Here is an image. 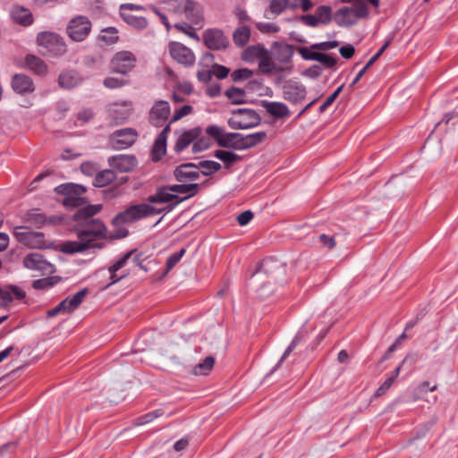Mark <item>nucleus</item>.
I'll return each instance as SVG.
<instances>
[{
    "label": "nucleus",
    "mask_w": 458,
    "mask_h": 458,
    "mask_svg": "<svg viewBox=\"0 0 458 458\" xmlns=\"http://www.w3.org/2000/svg\"><path fill=\"white\" fill-rule=\"evenodd\" d=\"M102 209L101 205H88L78 209L72 216V220L78 224L74 227L78 242L68 241L60 245V250L66 254L83 252L91 248L100 249V244L93 243L106 238L107 229L98 218H92Z\"/></svg>",
    "instance_id": "f257e3e1"
},
{
    "label": "nucleus",
    "mask_w": 458,
    "mask_h": 458,
    "mask_svg": "<svg viewBox=\"0 0 458 458\" xmlns=\"http://www.w3.org/2000/svg\"><path fill=\"white\" fill-rule=\"evenodd\" d=\"M162 213L161 208H157L148 204H138L132 205L128 208L126 210L120 212L117 214L112 220V224L114 226H120L126 223L134 222L138 219H140L144 216L152 214H160Z\"/></svg>",
    "instance_id": "f03ea898"
},
{
    "label": "nucleus",
    "mask_w": 458,
    "mask_h": 458,
    "mask_svg": "<svg viewBox=\"0 0 458 458\" xmlns=\"http://www.w3.org/2000/svg\"><path fill=\"white\" fill-rule=\"evenodd\" d=\"M55 191L66 197L63 200L64 206L66 208H78V209L88 206L86 198L81 197L86 191L85 187L75 183H65L57 186Z\"/></svg>",
    "instance_id": "7ed1b4c3"
},
{
    "label": "nucleus",
    "mask_w": 458,
    "mask_h": 458,
    "mask_svg": "<svg viewBox=\"0 0 458 458\" xmlns=\"http://www.w3.org/2000/svg\"><path fill=\"white\" fill-rule=\"evenodd\" d=\"M233 116L229 118L228 124L233 130H247L258 126L261 118L254 110L249 108H237L232 111Z\"/></svg>",
    "instance_id": "20e7f679"
},
{
    "label": "nucleus",
    "mask_w": 458,
    "mask_h": 458,
    "mask_svg": "<svg viewBox=\"0 0 458 458\" xmlns=\"http://www.w3.org/2000/svg\"><path fill=\"white\" fill-rule=\"evenodd\" d=\"M206 132L213 137L220 147L242 150V133H225L224 130L216 125L207 127Z\"/></svg>",
    "instance_id": "39448f33"
},
{
    "label": "nucleus",
    "mask_w": 458,
    "mask_h": 458,
    "mask_svg": "<svg viewBox=\"0 0 458 458\" xmlns=\"http://www.w3.org/2000/svg\"><path fill=\"white\" fill-rule=\"evenodd\" d=\"M16 240L31 249H44L48 247L45 241V235L41 232L30 231L25 226H16L13 229Z\"/></svg>",
    "instance_id": "423d86ee"
},
{
    "label": "nucleus",
    "mask_w": 458,
    "mask_h": 458,
    "mask_svg": "<svg viewBox=\"0 0 458 458\" xmlns=\"http://www.w3.org/2000/svg\"><path fill=\"white\" fill-rule=\"evenodd\" d=\"M37 42L53 56H61L66 52V44L64 38L55 33L41 32L37 37Z\"/></svg>",
    "instance_id": "0eeeda50"
},
{
    "label": "nucleus",
    "mask_w": 458,
    "mask_h": 458,
    "mask_svg": "<svg viewBox=\"0 0 458 458\" xmlns=\"http://www.w3.org/2000/svg\"><path fill=\"white\" fill-rule=\"evenodd\" d=\"M91 30V22L86 16L72 19L66 28L70 38L76 42L83 41Z\"/></svg>",
    "instance_id": "6e6552de"
},
{
    "label": "nucleus",
    "mask_w": 458,
    "mask_h": 458,
    "mask_svg": "<svg viewBox=\"0 0 458 458\" xmlns=\"http://www.w3.org/2000/svg\"><path fill=\"white\" fill-rule=\"evenodd\" d=\"M136 57L130 51L117 52L110 62L111 71L115 73L127 74L136 64Z\"/></svg>",
    "instance_id": "1a4fd4ad"
},
{
    "label": "nucleus",
    "mask_w": 458,
    "mask_h": 458,
    "mask_svg": "<svg viewBox=\"0 0 458 458\" xmlns=\"http://www.w3.org/2000/svg\"><path fill=\"white\" fill-rule=\"evenodd\" d=\"M89 290L83 288L71 297L62 301L56 307L47 311V316L54 317L59 313H71L75 310L88 295Z\"/></svg>",
    "instance_id": "9d476101"
},
{
    "label": "nucleus",
    "mask_w": 458,
    "mask_h": 458,
    "mask_svg": "<svg viewBox=\"0 0 458 458\" xmlns=\"http://www.w3.org/2000/svg\"><path fill=\"white\" fill-rule=\"evenodd\" d=\"M138 132L132 128H123L114 131L109 136V144L113 148L123 149L134 144Z\"/></svg>",
    "instance_id": "9b49d317"
},
{
    "label": "nucleus",
    "mask_w": 458,
    "mask_h": 458,
    "mask_svg": "<svg viewBox=\"0 0 458 458\" xmlns=\"http://www.w3.org/2000/svg\"><path fill=\"white\" fill-rule=\"evenodd\" d=\"M283 98L293 105L301 103L306 97L305 86L296 81L289 80L282 87Z\"/></svg>",
    "instance_id": "f8f14e48"
},
{
    "label": "nucleus",
    "mask_w": 458,
    "mask_h": 458,
    "mask_svg": "<svg viewBox=\"0 0 458 458\" xmlns=\"http://www.w3.org/2000/svg\"><path fill=\"white\" fill-rule=\"evenodd\" d=\"M168 51L174 60L184 66H192L195 63V55L193 52L182 43L175 41L170 42Z\"/></svg>",
    "instance_id": "ddd939ff"
},
{
    "label": "nucleus",
    "mask_w": 458,
    "mask_h": 458,
    "mask_svg": "<svg viewBox=\"0 0 458 458\" xmlns=\"http://www.w3.org/2000/svg\"><path fill=\"white\" fill-rule=\"evenodd\" d=\"M22 263L26 268L40 271L45 275H50L55 272L54 266L38 252H32L25 256Z\"/></svg>",
    "instance_id": "4468645a"
},
{
    "label": "nucleus",
    "mask_w": 458,
    "mask_h": 458,
    "mask_svg": "<svg viewBox=\"0 0 458 458\" xmlns=\"http://www.w3.org/2000/svg\"><path fill=\"white\" fill-rule=\"evenodd\" d=\"M203 41L207 47L212 50H224L229 45L228 38L218 29H209L203 33Z\"/></svg>",
    "instance_id": "2eb2a0df"
},
{
    "label": "nucleus",
    "mask_w": 458,
    "mask_h": 458,
    "mask_svg": "<svg viewBox=\"0 0 458 458\" xmlns=\"http://www.w3.org/2000/svg\"><path fill=\"white\" fill-rule=\"evenodd\" d=\"M131 103L123 101L121 103H112L108 106V115L114 125L122 124L131 115Z\"/></svg>",
    "instance_id": "dca6fc26"
},
{
    "label": "nucleus",
    "mask_w": 458,
    "mask_h": 458,
    "mask_svg": "<svg viewBox=\"0 0 458 458\" xmlns=\"http://www.w3.org/2000/svg\"><path fill=\"white\" fill-rule=\"evenodd\" d=\"M270 52L276 61L284 64H290L294 54L293 47L283 41L274 42Z\"/></svg>",
    "instance_id": "f3484780"
},
{
    "label": "nucleus",
    "mask_w": 458,
    "mask_h": 458,
    "mask_svg": "<svg viewBox=\"0 0 458 458\" xmlns=\"http://www.w3.org/2000/svg\"><path fill=\"white\" fill-rule=\"evenodd\" d=\"M188 197H180L171 191V185L161 186L157 188L155 194L148 196V201L150 203H181Z\"/></svg>",
    "instance_id": "a211bd4d"
},
{
    "label": "nucleus",
    "mask_w": 458,
    "mask_h": 458,
    "mask_svg": "<svg viewBox=\"0 0 458 458\" xmlns=\"http://www.w3.org/2000/svg\"><path fill=\"white\" fill-rule=\"evenodd\" d=\"M170 114V106L168 102L160 100L157 101L149 111V123L160 127L166 121Z\"/></svg>",
    "instance_id": "6ab92c4d"
},
{
    "label": "nucleus",
    "mask_w": 458,
    "mask_h": 458,
    "mask_svg": "<svg viewBox=\"0 0 458 458\" xmlns=\"http://www.w3.org/2000/svg\"><path fill=\"white\" fill-rule=\"evenodd\" d=\"M200 173L196 169L193 163H184L175 167L174 176L180 182L197 180Z\"/></svg>",
    "instance_id": "aec40b11"
},
{
    "label": "nucleus",
    "mask_w": 458,
    "mask_h": 458,
    "mask_svg": "<svg viewBox=\"0 0 458 458\" xmlns=\"http://www.w3.org/2000/svg\"><path fill=\"white\" fill-rule=\"evenodd\" d=\"M12 88L20 95L30 94L35 90V85L32 79L23 73H18L13 77Z\"/></svg>",
    "instance_id": "412c9836"
},
{
    "label": "nucleus",
    "mask_w": 458,
    "mask_h": 458,
    "mask_svg": "<svg viewBox=\"0 0 458 458\" xmlns=\"http://www.w3.org/2000/svg\"><path fill=\"white\" fill-rule=\"evenodd\" d=\"M108 164L120 172L128 173L137 165V160L131 155H118L109 157Z\"/></svg>",
    "instance_id": "4be33fe9"
},
{
    "label": "nucleus",
    "mask_w": 458,
    "mask_h": 458,
    "mask_svg": "<svg viewBox=\"0 0 458 458\" xmlns=\"http://www.w3.org/2000/svg\"><path fill=\"white\" fill-rule=\"evenodd\" d=\"M186 18L196 25H200L203 21V11L199 4L187 0L182 6V11Z\"/></svg>",
    "instance_id": "5701e85b"
},
{
    "label": "nucleus",
    "mask_w": 458,
    "mask_h": 458,
    "mask_svg": "<svg viewBox=\"0 0 458 458\" xmlns=\"http://www.w3.org/2000/svg\"><path fill=\"white\" fill-rule=\"evenodd\" d=\"M170 132V123L167 124L157 138L153 149H152V159L158 161L166 152V140L167 135Z\"/></svg>",
    "instance_id": "b1692460"
},
{
    "label": "nucleus",
    "mask_w": 458,
    "mask_h": 458,
    "mask_svg": "<svg viewBox=\"0 0 458 458\" xmlns=\"http://www.w3.org/2000/svg\"><path fill=\"white\" fill-rule=\"evenodd\" d=\"M201 132L199 127L192 128L184 131L179 136L174 145V151L181 152L185 149L191 142L197 140Z\"/></svg>",
    "instance_id": "393cba45"
},
{
    "label": "nucleus",
    "mask_w": 458,
    "mask_h": 458,
    "mask_svg": "<svg viewBox=\"0 0 458 458\" xmlns=\"http://www.w3.org/2000/svg\"><path fill=\"white\" fill-rule=\"evenodd\" d=\"M134 251L135 250H132L125 253L119 260H117L114 265H112L109 267L108 270L110 273V279H111L110 284H115V283L119 282L120 280H122L123 278L126 277L127 273H123L121 276H117L116 273L118 270L122 269L125 266V264L127 263V261L131 257V255L133 254Z\"/></svg>",
    "instance_id": "a878e982"
},
{
    "label": "nucleus",
    "mask_w": 458,
    "mask_h": 458,
    "mask_svg": "<svg viewBox=\"0 0 458 458\" xmlns=\"http://www.w3.org/2000/svg\"><path fill=\"white\" fill-rule=\"evenodd\" d=\"M262 106L267 113L276 118H284L290 114L289 108L282 102L264 101Z\"/></svg>",
    "instance_id": "bb28decb"
},
{
    "label": "nucleus",
    "mask_w": 458,
    "mask_h": 458,
    "mask_svg": "<svg viewBox=\"0 0 458 458\" xmlns=\"http://www.w3.org/2000/svg\"><path fill=\"white\" fill-rule=\"evenodd\" d=\"M259 68L263 73L266 74L284 71L283 67L276 65L275 62L272 60L271 52L269 53L268 50H267L266 54L263 55L262 57H260V59L259 60Z\"/></svg>",
    "instance_id": "cd10ccee"
},
{
    "label": "nucleus",
    "mask_w": 458,
    "mask_h": 458,
    "mask_svg": "<svg viewBox=\"0 0 458 458\" xmlns=\"http://www.w3.org/2000/svg\"><path fill=\"white\" fill-rule=\"evenodd\" d=\"M25 62L30 70L38 75H46L47 72V65L45 62L34 55H27L25 57Z\"/></svg>",
    "instance_id": "c85d7f7f"
},
{
    "label": "nucleus",
    "mask_w": 458,
    "mask_h": 458,
    "mask_svg": "<svg viewBox=\"0 0 458 458\" xmlns=\"http://www.w3.org/2000/svg\"><path fill=\"white\" fill-rule=\"evenodd\" d=\"M13 21L19 24L28 26L33 21L32 14L30 10L22 6H15L12 10Z\"/></svg>",
    "instance_id": "c756f323"
},
{
    "label": "nucleus",
    "mask_w": 458,
    "mask_h": 458,
    "mask_svg": "<svg viewBox=\"0 0 458 458\" xmlns=\"http://www.w3.org/2000/svg\"><path fill=\"white\" fill-rule=\"evenodd\" d=\"M336 23L340 26H352L356 23L353 11L350 7H343L335 14Z\"/></svg>",
    "instance_id": "7c9ffc66"
},
{
    "label": "nucleus",
    "mask_w": 458,
    "mask_h": 458,
    "mask_svg": "<svg viewBox=\"0 0 458 458\" xmlns=\"http://www.w3.org/2000/svg\"><path fill=\"white\" fill-rule=\"evenodd\" d=\"M200 185L199 183H185L171 185L172 192L174 194H187L186 197L191 198L195 196L199 191Z\"/></svg>",
    "instance_id": "2f4dec72"
},
{
    "label": "nucleus",
    "mask_w": 458,
    "mask_h": 458,
    "mask_svg": "<svg viewBox=\"0 0 458 458\" xmlns=\"http://www.w3.org/2000/svg\"><path fill=\"white\" fill-rule=\"evenodd\" d=\"M389 45L390 40L386 41L385 44L381 47V48L377 51V53L368 61L365 66L357 73L356 77L350 85L351 88H352L362 78V76L365 74L368 69L371 67L373 64L381 56V55L386 51Z\"/></svg>",
    "instance_id": "473e14b6"
},
{
    "label": "nucleus",
    "mask_w": 458,
    "mask_h": 458,
    "mask_svg": "<svg viewBox=\"0 0 458 458\" xmlns=\"http://www.w3.org/2000/svg\"><path fill=\"white\" fill-rule=\"evenodd\" d=\"M267 50L260 44L248 47L242 53V59L246 62H253L256 59L259 60L266 54Z\"/></svg>",
    "instance_id": "72a5a7b5"
},
{
    "label": "nucleus",
    "mask_w": 458,
    "mask_h": 458,
    "mask_svg": "<svg viewBox=\"0 0 458 458\" xmlns=\"http://www.w3.org/2000/svg\"><path fill=\"white\" fill-rule=\"evenodd\" d=\"M266 137L267 133L265 131H259L246 136L242 134V150L255 147L259 143L262 142Z\"/></svg>",
    "instance_id": "f704fd0d"
},
{
    "label": "nucleus",
    "mask_w": 458,
    "mask_h": 458,
    "mask_svg": "<svg viewBox=\"0 0 458 458\" xmlns=\"http://www.w3.org/2000/svg\"><path fill=\"white\" fill-rule=\"evenodd\" d=\"M119 39L118 30L114 27H107L101 30L98 37V40L103 42L106 46L115 44Z\"/></svg>",
    "instance_id": "c9c22d12"
},
{
    "label": "nucleus",
    "mask_w": 458,
    "mask_h": 458,
    "mask_svg": "<svg viewBox=\"0 0 458 458\" xmlns=\"http://www.w3.org/2000/svg\"><path fill=\"white\" fill-rule=\"evenodd\" d=\"M250 30L246 25L238 27L233 34V39L236 46L244 47L250 40Z\"/></svg>",
    "instance_id": "e433bc0d"
},
{
    "label": "nucleus",
    "mask_w": 458,
    "mask_h": 458,
    "mask_svg": "<svg viewBox=\"0 0 458 458\" xmlns=\"http://www.w3.org/2000/svg\"><path fill=\"white\" fill-rule=\"evenodd\" d=\"M58 82L62 88L72 89L81 82V79L74 72H64L59 75Z\"/></svg>",
    "instance_id": "4c0bfd02"
},
{
    "label": "nucleus",
    "mask_w": 458,
    "mask_h": 458,
    "mask_svg": "<svg viewBox=\"0 0 458 458\" xmlns=\"http://www.w3.org/2000/svg\"><path fill=\"white\" fill-rule=\"evenodd\" d=\"M123 20L136 30H144L148 26V21L144 17H138L125 12L121 13Z\"/></svg>",
    "instance_id": "58836bf2"
},
{
    "label": "nucleus",
    "mask_w": 458,
    "mask_h": 458,
    "mask_svg": "<svg viewBox=\"0 0 458 458\" xmlns=\"http://www.w3.org/2000/svg\"><path fill=\"white\" fill-rule=\"evenodd\" d=\"M115 174L113 170L106 169L96 174L93 184L97 187H104L114 181Z\"/></svg>",
    "instance_id": "ea45409f"
},
{
    "label": "nucleus",
    "mask_w": 458,
    "mask_h": 458,
    "mask_svg": "<svg viewBox=\"0 0 458 458\" xmlns=\"http://www.w3.org/2000/svg\"><path fill=\"white\" fill-rule=\"evenodd\" d=\"M215 364V358L213 356L206 357L203 361L197 364L193 369L192 373L197 376L207 375L213 369Z\"/></svg>",
    "instance_id": "a19ab883"
},
{
    "label": "nucleus",
    "mask_w": 458,
    "mask_h": 458,
    "mask_svg": "<svg viewBox=\"0 0 458 458\" xmlns=\"http://www.w3.org/2000/svg\"><path fill=\"white\" fill-rule=\"evenodd\" d=\"M195 165L198 171L201 168L202 171L199 173L206 176L217 172L221 168V165L218 162L212 160L200 161L199 163L195 164Z\"/></svg>",
    "instance_id": "79ce46f5"
},
{
    "label": "nucleus",
    "mask_w": 458,
    "mask_h": 458,
    "mask_svg": "<svg viewBox=\"0 0 458 458\" xmlns=\"http://www.w3.org/2000/svg\"><path fill=\"white\" fill-rule=\"evenodd\" d=\"M214 156L224 161L225 164V167H229L232 164L238 162L241 160V157L233 152L226 151V150H216L214 152Z\"/></svg>",
    "instance_id": "37998d69"
},
{
    "label": "nucleus",
    "mask_w": 458,
    "mask_h": 458,
    "mask_svg": "<svg viewBox=\"0 0 458 458\" xmlns=\"http://www.w3.org/2000/svg\"><path fill=\"white\" fill-rule=\"evenodd\" d=\"M225 96L233 104L239 105L244 102L245 91L240 88L231 87L225 91Z\"/></svg>",
    "instance_id": "c03bdc74"
},
{
    "label": "nucleus",
    "mask_w": 458,
    "mask_h": 458,
    "mask_svg": "<svg viewBox=\"0 0 458 458\" xmlns=\"http://www.w3.org/2000/svg\"><path fill=\"white\" fill-rule=\"evenodd\" d=\"M61 280L59 276H49L35 280L32 284L34 289L45 290L58 283Z\"/></svg>",
    "instance_id": "a18cd8bd"
},
{
    "label": "nucleus",
    "mask_w": 458,
    "mask_h": 458,
    "mask_svg": "<svg viewBox=\"0 0 458 458\" xmlns=\"http://www.w3.org/2000/svg\"><path fill=\"white\" fill-rule=\"evenodd\" d=\"M316 16L319 20V22L327 24L332 19V9L327 5H320L316 10Z\"/></svg>",
    "instance_id": "49530a36"
},
{
    "label": "nucleus",
    "mask_w": 458,
    "mask_h": 458,
    "mask_svg": "<svg viewBox=\"0 0 458 458\" xmlns=\"http://www.w3.org/2000/svg\"><path fill=\"white\" fill-rule=\"evenodd\" d=\"M288 9L296 10L301 8L303 12H308L313 6L310 0H286Z\"/></svg>",
    "instance_id": "de8ad7c7"
},
{
    "label": "nucleus",
    "mask_w": 458,
    "mask_h": 458,
    "mask_svg": "<svg viewBox=\"0 0 458 458\" xmlns=\"http://www.w3.org/2000/svg\"><path fill=\"white\" fill-rule=\"evenodd\" d=\"M184 254L185 249H181L178 252L172 254L166 261V269L162 276H166L167 273L180 261Z\"/></svg>",
    "instance_id": "09e8293b"
},
{
    "label": "nucleus",
    "mask_w": 458,
    "mask_h": 458,
    "mask_svg": "<svg viewBox=\"0 0 458 458\" xmlns=\"http://www.w3.org/2000/svg\"><path fill=\"white\" fill-rule=\"evenodd\" d=\"M252 74H253L252 71H250L247 68H242V69L233 71L231 74V77L234 82H238L241 81L248 80L249 78H250L252 76Z\"/></svg>",
    "instance_id": "8fccbe9b"
},
{
    "label": "nucleus",
    "mask_w": 458,
    "mask_h": 458,
    "mask_svg": "<svg viewBox=\"0 0 458 458\" xmlns=\"http://www.w3.org/2000/svg\"><path fill=\"white\" fill-rule=\"evenodd\" d=\"M353 11V15L355 19L367 17L369 14V8L367 4L362 0H358L354 8H352Z\"/></svg>",
    "instance_id": "3c124183"
},
{
    "label": "nucleus",
    "mask_w": 458,
    "mask_h": 458,
    "mask_svg": "<svg viewBox=\"0 0 458 458\" xmlns=\"http://www.w3.org/2000/svg\"><path fill=\"white\" fill-rule=\"evenodd\" d=\"M288 8L286 0H271L269 10L272 13L280 14Z\"/></svg>",
    "instance_id": "603ef678"
},
{
    "label": "nucleus",
    "mask_w": 458,
    "mask_h": 458,
    "mask_svg": "<svg viewBox=\"0 0 458 458\" xmlns=\"http://www.w3.org/2000/svg\"><path fill=\"white\" fill-rule=\"evenodd\" d=\"M166 5V9L174 13H182L183 4L180 0H160Z\"/></svg>",
    "instance_id": "864d4df0"
},
{
    "label": "nucleus",
    "mask_w": 458,
    "mask_h": 458,
    "mask_svg": "<svg viewBox=\"0 0 458 458\" xmlns=\"http://www.w3.org/2000/svg\"><path fill=\"white\" fill-rule=\"evenodd\" d=\"M103 84L106 88L114 89L124 86L126 81L118 78L107 77L104 80Z\"/></svg>",
    "instance_id": "5fc2aeb1"
},
{
    "label": "nucleus",
    "mask_w": 458,
    "mask_h": 458,
    "mask_svg": "<svg viewBox=\"0 0 458 458\" xmlns=\"http://www.w3.org/2000/svg\"><path fill=\"white\" fill-rule=\"evenodd\" d=\"M162 413L163 412L160 410H156L154 411L148 412V413L138 418L136 424L137 425H144V424L149 423L154 419L161 416Z\"/></svg>",
    "instance_id": "6e6d98bb"
},
{
    "label": "nucleus",
    "mask_w": 458,
    "mask_h": 458,
    "mask_svg": "<svg viewBox=\"0 0 458 458\" xmlns=\"http://www.w3.org/2000/svg\"><path fill=\"white\" fill-rule=\"evenodd\" d=\"M233 15L237 18L238 21L242 25L251 21L246 10L239 5L234 8Z\"/></svg>",
    "instance_id": "4d7b16f0"
},
{
    "label": "nucleus",
    "mask_w": 458,
    "mask_h": 458,
    "mask_svg": "<svg viewBox=\"0 0 458 458\" xmlns=\"http://www.w3.org/2000/svg\"><path fill=\"white\" fill-rule=\"evenodd\" d=\"M256 27L262 33H276L279 31V27L270 22H258Z\"/></svg>",
    "instance_id": "13d9d810"
},
{
    "label": "nucleus",
    "mask_w": 458,
    "mask_h": 458,
    "mask_svg": "<svg viewBox=\"0 0 458 458\" xmlns=\"http://www.w3.org/2000/svg\"><path fill=\"white\" fill-rule=\"evenodd\" d=\"M297 50L305 60L318 61L321 55L319 52H311L308 47H299Z\"/></svg>",
    "instance_id": "bf43d9fd"
},
{
    "label": "nucleus",
    "mask_w": 458,
    "mask_h": 458,
    "mask_svg": "<svg viewBox=\"0 0 458 458\" xmlns=\"http://www.w3.org/2000/svg\"><path fill=\"white\" fill-rule=\"evenodd\" d=\"M429 382L428 381H423L422 383H420L417 388L415 389V394L417 396V398H423V394L424 393H427L428 391H435L437 389V385H434L432 386H429Z\"/></svg>",
    "instance_id": "052dcab7"
},
{
    "label": "nucleus",
    "mask_w": 458,
    "mask_h": 458,
    "mask_svg": "<svg viewBox=\"0 0 458 458\" xmlns=\"http://www.w3.org/2000/svg\"><path fill=\"white\" fill-rule=\"evenodd\" d=\"M338 45H339V42L336 40L325 41V42H321V43L313 44V45H311L310 48L311 49H318L321 51H327V50L336 47Z\"/></svg>",
    "instance_id": "680f3d73"
},
{
    "label": "nucleus",
    "mask_w": 458,
    "mask_h": 458,
    "mask_svg": "<svg viewBox=\"0 0 458 458\" xmlns=\"http://www.w3.org/2000/svg\"><path fill=\"white\" fill-rule=\"evenodd\" d=\"M174 27L182 31L183 33L187 34L189 37H191V38H194L195 40L199 41V38L198 36V34L194 31V30L190 26L188 25L187 23H177L174 25Z\"/></svg>",
    "instance_id": "e2e57ef3"
},
{
    "label": "nucleus",
    "mask_w": 458,
    "mask_h": 458,
    "mask_svg": "<svg viewBox=\"0 0 458 458\" xmlns=\"http://www.w3.org/2000/svg\"><path fill=\"white\" fill-rule=\"evenodd\" d=\"M210 146V140L208 139L201 138L194 142L192 146V152L198 153L201 152L207 148H208Z\"/></svg>",
    "instance_id": "0e129e2a"
},
{
    "label": "nucleus",
    "mask_w": 458,
    "mask_h": 458,
    "mask_svg": "<svg viewBox=\"0 0 458 458\" xmlns=\"http://www.w3.org/2000/svg\"><path fill=\"white\" fill-rule=\"evenodd\" d=\"M191 111H192L191 106L185 105V106H182L180 109L175 111L170 123L180 120L181 118H182L185 115H188L189 114L191 113Z\"/></svg>",
    "instance_id": "69168bd1"
},
{
    "label": "nucleus",
    "mask_w": 458,
    "mask_h": 458,
    "mask_svg": "<svg viewBox=\"0 0 458 458\" xmlns=\"http://www.w3.org/2000/svg\"><path fill=\"white\" fill-rule=\"evenodd\" d=\"M229 69L225 66L216 64L213 66L212 73L218 79H225L229 74Z\"/></svg>",
    "instance_id": "338daca9"
},
{
    "label": "nucleus",
    "mask_w": 458,
    "mask_h": 458,
    "mask_svg": "<svg viewBox=\"0 0 458 458\" xmlns=\"http://www.w3.org/2000/svg\"><path fill=\"white\" fill-rule=\"evenodd\" d=\"M81 172L84 174H87V175H89V176H92L94 175L95 174H97V166L95 164L93 163H90V162H84L83 164H81Z\"/></svg>",
    "instance_id": "774afa93"
}]
</instances>
